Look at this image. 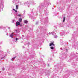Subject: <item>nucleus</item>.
<instances>
[{"instance_id": "31", "label": "nucleus", "mask_w": 78, "mask_h": 78, "mask_svg": "<svg viewBox=\"0 0 78 78\" xmlns=\"http://www.w3.org/2000/svg\"><path fill=\"white\" fill-rule=\"evenodd\" d=\"M16 31H17V30H16Z\"/></svg>"}, {"instance_id": "13", "label": "nucleus", "mask_w": 78, "mask_h": 78, "mask_svg": "<svg viewBox=\"0 0 78 78\" xmlns=\"http://www.w3.org/2000/svg\"><path fill=\"white\" fill-rule=\"evenodd\" d=\"M13 11H15V12H17V10L14 9H13Z\"/></svg>"}, {"instance_id": "25", "label": "nucleus", "mask_w": 78, "mask_h": 78, "mask_svg": "<svg viewBox=\"0 0 78 78\" xmlns=\"http://www.w3.org/2000/svg\"><path fill=\"white\" fill-rule=\"evenodd\" d=\"M66 51H67V49H66Z\"/></svg>"}, {"instance_id": "4", "label": "nucleus", "mask_w": 78, "mask_h": 78, "mask_svg": "<svg viewBox=\"0 0 78 78\" xmlns=\"http://www.w3.org/2000/svg\"><path fill=\"white\" fill-rule=\"evenodd\" d=\"M19 25H20V22L19 21H17L16 23V26L17 27L19 26Z\"/></svg>"}, {"instance_id": "23", "label": "nucleus", "mask_w": 78, "mask_h": 78, "mask_svg": "<svg viewBox=\"0 0 78 78\" xmlns=\"http://www.w3.org/2000/svg\"><path fill=\"white\" fill-rule=\"evenodd\" d=\"M15 20H12L13 23H14V22H15Z\"/></svg>"}, {"instance_id": "26", "label": "nucleus", "mask_w": 78, "mask_h": 78, "mask_svg": "<svg viewBox=\"0 0 78 78\" xmlns=\"http://www.w3.org/2000/svg\"><path fill=\"white\" fill-rule=\"evenodd\" d=\"M48 34H51V33H48Z\"/></svg>"}, {"instance_id": "33", "label": "nucleus", "mask_w": 78, "mask_h": 78, "mask_svg": "<svg viewBox=\"0 0 78 78\" xmlns=\"http://www.w3.org/2000/svg\"><path fill=\"white\" fill-rule=\"evenodd\" d=\"M23 36H24L23 35Z\"/></svg>"}, {"instance_id": "18", "label": "nucleus", "mask_w": 78, "mask_h": 78, "mask_svg": "<svg viewBox=\"0 0 78 78\" xmlns=\"http://www.w3.org/2000/svg\"><path fill=\"white\" fill-rule=\"evenodd\" d=\"M50 48H51V49H53V48H54L53 47H51Z\"/></svg>"}, {"instance_id": "1", "label": "nucleus", "mask_w": 78, "mask_h": 78, "mask_svg": "<svg viewBox=\"0 0 78 78\" xmlns=\"http://www.w3.org/2000/svg\"><path fill=\"white\" fill-rule=\"evenodd\" d=\"M31 3L32 4H35L34 2V1H28L26 2H25L24 3V5L26 6H30V5H31Z\"/></svg>"}, {"instance_id": "28", "label": "nucleus", "mask_w": 78, "mask_h": 78, "mask_svg": "<svg viewBox=\"0 0 78 78\" xmlns=\"http://www.w3.org/2000/svg\"><path fill=\"white\" fill-rule=\"evenodd\" d=\"M50 59H51V58L49 59L48 60H50Z\"/></svg>"}, {"instance_id": "11", "label": "nucleus", "mask_w": 78, "mask_h": 78, "mask_svg": "<svg viewBox=\"0 0 78 78\" xmlns=\"http://www.w3.org/2000/svg\"><path fill=\"white\" fill-rule=\"evenodd\" d=\"M65 19H66V17H64L63 20V22H65Z\"/></svg>"}, {"instance_id": "30", "label": "nucleus", "mask_w": 78, "mask_h": 78, "mask_svg": "<svg viewBox=\"0 0 78 78\" xmlns=\"http://www.w3.org/2000/svg\"><path fill=\"white\" fill-rule=\"evenodd\" d=\"M13 60L12 59H11V61H13Z\"/></svg>"}, {"instance_id": "14", "label": "nucleus", "mask_w": 78, "mask_h": 78, "mask_svg": "<svg viewBox=\"0 0 78 78\" xmlns=\"http://www.w3.org/2000/svg\"><path fill=\"white\" fill-rule=\"evenodd\" d=\"M52 34L53 35H54L55 34V33L54 32H52Z\"/></svg>"}, {"instance_id": "35", "label": "nucleus", "mask_w": 78, "mask_h": 78, "mask_svg": "<svg viewBox=\"0 0 78 78\" xmlns=\"http://www.w3.org/2000/svg\"><path fill=\"white\" fill-rule=\"evenodd\" d=\"M20 26H22V25H21Z\"/></svg>"}, {"instance_id": "34", "label": "nucleus", "mask_w": 78, "mask_h": 78, "mask_svg": "<svg viewBox=\"0 0 78 78\" xmlns=\"http://www.w3.org/2000/svg\"><path fill=\"white\" fill-rule=\"evenodd\" d=\"M32 19H33V18H31Z\"/></svg>"}, {"instance_id": "19", "label": "nucleus", "mask_w": 78, "mask_h": 78, "mask_svg": "<svg viewBox=\"0 0 78 78\" xmlns=\"http://www.w3.org/2000/svg\"><path fill=\"white\" fill-rule=\"evenodd\" d=\"M38 23H39V22H36V25H37V24H38Z\"/></svg>"}, {"instance_id": "12", "label": "nucleus", "mask_w": 78, "mask_h": 78, "mask_svg": "<svg viewBox=\"0 0 78 78\" xmlns=\"http://www.w3.org/2000/svg\"><path fill=\"white\" fill-rule=\"evenodd\" d=\"M18 7H19V6H18V5H16V9H18Z\"/></svg>"}, {"instance_id": "2", "label": "nucleus", "mask_w": 78, "mask_h": 78, "mask_svg": "<svg viewBox=\"0 0 78 78\" xmlns=\"http://www.w3.org/2000/svg\"><path fill=\"white\" fill-rule=\"evenodd\" d=\"M43 8H44V5H40L38 7V9L39 10H41V9H43Z\"/></svg>"}, {"instance_id": "6", "label": "nucleus", "mask_w": 78, "mask_h": 78, "mask_svg": "<svg viewBox=\"0 0 78 78\" xmlns=\"http://www.w3.org/2000/svg\"><path fill=\"white\" fill-rule=\"evenodd\" d=\"M13 34H14V33H12L10 36H9V37H11L12 38H13Z\"/></svg>"}, {"instance_id": "10", "label": "nucleus", "mask_w": 78, "mask_h": 78, "mask_svg": "<svg viewBox=\"0 0 78 78\" xmlns=\"http://www.w3.org/2000/svg\"><path fill=\"white\" fill-rule=\"evenodd\" d=\"M19 21L20 22H22V18H20L19 20Z\"/></svg>"}, {"instance_id": "15", "label": "nucleus", "mask_w": 78, "mask_h": 78, "mask_svg": "<svg viewBox=\"0 0 78 78\" xmlns=\"http://www.w3.org/2000/svg\"><path fill=\"white\" fill-rule=\"evenodd\" d=\"M18 16H19V17H21V16H22V15H21V14L18 15Z\"/></svg>"}, {"instance_id": "20", "label": "nucleus", "mask_w": 78, "mask_h": 78, "mask_svg": "<svg viewBox=\"0 0 78 78\" xmlns=\"http://www.w3.org/2000/svg\"><path fill=\"white\" fill-rule=\"evenodd\" d=\"M16 58V57H13V59H15V58Z\"/></svg>"}, {"instance_id": "3", "label": "nucleus", "mask_w": 78, "mask_h": 78, "mask_svg": "<svg viewBox=\"0 0 78 78\" xmlns=\"http://www.w3.org/2000/svg\"><path fill=\"white\" fill-rule=\"evenodd\" d=\"M18 0H13L12 2L13 3H15L16 4L17 3H19V2H18Z\"/></svg>"}, {"instance_id": "21", "label": "nucleus", "mask_w": 78, "mask_h": 78, "mask_svg": "<svg viewBox=\"0 0 78 78\" xmlns=\"http://www.w3.org/2000/svg\"><path fill=\"white\" fill-rule=\"evenodd\" d=\"M18 38H16V41H17V40H18Z\"/></svg>"}, {"instance_id": "24", "label": "nucleus", "mask_w": 78, "mask_h": 78, "mask_svg": "<svg viewBox=\"0 0 78 78\" xmlns=\"http://www.w3.org/2000/svg\"><path fill=\"white\" fill-rule=\"evenodd\" d=\"M48 67H49V66H50V65H49V64H48Z\"/></svg>"}, {"instance_id": "16", "label": "nucleus", "mask_w": 78, "mask_h": 78, "mask_svg": "<svg viewBox=\"0 0 78 78\" xmlns=\"http://www.w3.org/2000/svg\"><path fill=\"white\" fill-rule=\"evenodd\" d=\"M57 37H58L57 36V35H56L54 37L55 38H57Z\"/></svg>"}, {"instance_id": "8", "label": "nucleus", "mask_w": 78, "mask_h": 78, "mask_svg": "<svg viewBox=\"0 0 78 78\" xmlns=\"http://www.w3.org/2000/svg\"><path fill=\"white\" fill-rule=\"evenodd\" d=\"M50 46H51V45H53V46H55V44H53V43H51L49 45Z\"/></svg>"}, {"instance_id": "17", "label": "nucleus", "mask_w": 78, "mask_h": 78, "mask_svg": "<svg viewBox=\"0 0 78 78\" xmlns=\"http://www.w3.org/2000/svg\"><path fill=\"white\" fill-rule=\"evenodd\" d=\"M45 15H48V13H47H47H45Z\"/></svg>"}, {"instance_id": "7", "label": "nucleus", "mask_w": 78, "mask_h": 78, "mask_svg": "<svg viewBox=\"0 0 78 78\" xmlns=\"http://www.w3.org/2000/svg\"><path fill=\"white\" fill-rule=\"evenodd\" d=\"M49 5H51V3H50V2H48V3L47 4L45 7H47V6H48Z\"/></svg>"}, {"instance_id": "5", "label": "nucleus", "mask_w": 78, "mask_h": 78, "mask_svg": "<svg viewBox=\"0 0 78 78\" xmlns=\"http://www.w3.org/2000/svg\"><path fill=\"white\" fill-rule=\"evenodd\" d=\"M60 41H61V45H63L64 43V42H63V41L61 40H60Z\"/></svg>"}, {"instance_id": "9", "label": "nucleus", "mask_w": 78, "mask_h": 78, "mask_svg": "<svg viewBox=\"0 0 78 78\" xmlns=\"http://www.w3.org/2000/svg\"><path fill=\"white\" fill-rule=\"evenodd\" d=\"M24 23H28V21L27 20H24Z\"/></svg>"}, {"instance_id": "22", "label": "nucleus", "mask_w": 78, "mask_h": 78, "mask_svg": "<svg viewBox=\"0 0 78 78\" xmlns=\"http://www.w3.org/2000/svg\"><path fill=\"white\" fill-rule=\"evenodd\" d=\"M2 70H5V68H2Z\"/></svg>"}, {"instance_id": "27", "label": "nucleus", "mask_w": 78, "mask_h": 78, "mask_svg": "<svg viewBox=\"0 0 78 78\" xmlns=\"http://www.w3.org/2000/svg\"><path fill=\"white\" fill-rule=\"evenodd\" d=\"M24 14H25V11H24Z\"/></svg>"}, {"instance_id": "32", "label": "nucleus", "mask_w": 78, "mask_h": 78, "mask_svg": "<svg viewBox=\"0 0 78 78\" xmlns=\"http://www.w3.org/2000/svg\"><path fill=\"white\" fill-rule=\"evenodd\" d=\"M23 48H25V47H24V46L23 47Z\"/></svg>"}, {"instance_id": "29", "label": "nucleus", "mask_w": 78, "mask_h": 78, "mask_svg": "<svg viewBox=\"0 0 78 78\" xmlns=\"http://www.w3.org/2000/svg\"><path fill=\"white\" fill-rule=\"evenodd\" d=\"M8 28H9V29H10V27H9Z\"/></svg>"}]
</instances>
